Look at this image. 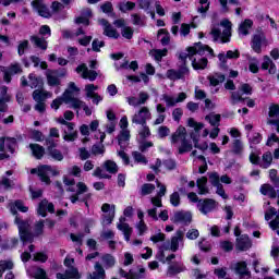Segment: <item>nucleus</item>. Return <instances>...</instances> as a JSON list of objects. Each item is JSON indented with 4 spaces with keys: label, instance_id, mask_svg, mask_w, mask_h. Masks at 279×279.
Instances as JSON below:
<instances>
[{
    "label": "nucleus",
    "instance_id": "f257e3e1",
    "mask_svg": "<svg viewBox=\"0 0 279 279\" xmlns=\"http://www.w3.org/2000/svg\"><path fill=\"white\" fill-rule=\"evenodd\" d=\"M202 56L215 58V51L207 45L196 44L194 47L187 48V52H181L179 59L185 64L189 58L192 61L193 69L195 71H202L208 66V59Z\"/></svg>",
    "mask_w": 279,
    "mask_h": 279
},
{
    "label": "nucleus",
    "instance_id": "f03ea898",
    "mask_svg": "<svg viewBox=\"0 0 279 279\" xmlns=\"http://www.w3.org/2000/svg\"><path fill=\"white\" fill-rule=\"evenodd\" d=\"M220 27H223L222 33L221 28H219V24L211 25L210 35L214 38V43L220 41L222 45L230 43V38H232V22L225 19L220 22Z\"/></svg>",
    "mask_w": 279,
    "mask_h": 279
},
{
    "label": "nucleus",
    "instance_id": "7ed1b4c3",
    "mask_svg": "<svg viewBox=\"0 0 279 279\" xmlns=\"http://www.w3.org/2000/svg\"><path fill=\"white\" fill-rule=\"evenodd\" d=\"M181 142V145L178 148V154H189L193 149V144L186 140V129L184 126H179L177 131L171 136L172 145H177Z\"/></svg>",
    "mask_w": 279,
    "mask_h": 279
},
{
    "label": "nucleus",
    "instance_id": "20e7f679",
    "mask_svg": "<svg viewBox=\"0 0 279 279\" xmlns=\"http://www.w3.org/2000/svg\"><path fill=\"white\" fill-rule=\"evenodd\" d=\"M15 223L19 228L21 241H23V243H33L34 234L29 233V222L21 220V218L19 217H15Z\"/></svg>",
    "mask_w": 279,
    "mask_h": 279
},
{
    "label": "nucleus",
    "instance_id": "39448f33",
    "mask_svg": "<svg viewBox=\"0 0 279 279\" xmlns=\"http://www.w3.org/2000/svg\"><path fill=\"white\" fill-rule=\"evenodd\" d=\"M31 173H38L41 182H45V184H51V179L49 178V175H58L59 172L53 167L44 165L40 166L38 169H32Z\"/></svg>",
    "mask_w": 279,
    "mask_h": 279
},
{
    "label": "nucleus",
    "instance_id": "423d86ee",
    "mask_svg": "<svg viewBox=\"0 0 279 279\" xmlns=\"http://www.w3.org/2000/svg\"><path fill=\"white\" fill-rule=\"evenodd\" d=\"M151 119V111H149L148 107H141L135 111V113L131 117V121L133 125H144L147 121Z\"/></svg>",
    "mask_w": 279,
    "mask_h": 279
},
{
    "label": "nucleus",
    "instance_id": "0eeeda50",
    "mask_svg": "<svg viewBox=\"0 0 279 279\" xmlns=\"http://www.w3.org/2000/svg\"><path fill=\"white\" fill-rule=\"evenodd\" d=\"M191 75V72L189 71V68L186 66V62L181 61V66L178 70H168L167 71V77L168 80H172L173 82L178 80H186Z\"/></svg>",
    "mask_w": 279,
    "mask_h": 279
},
{
    "label": "nucleus",
    "instance_id": "6e6552de",
    "mask_svg": "<svg viewBox=\"0 0 279 279\" xmlns=\"http://www.w3.org/2000/svg\"><path fill=\"white\" fill-rule=\"evenodd\" d=\"M269 45V40L263 33L255 34L251 41V47L255 53H262L263 47H267Z\"/></svg>",
    "mask_w": 279,
    "mask_h": 279
},
{
    "label": "nucleus",
    "instance_id": "1a4fd4ad",
    "mask_svg": "<svg viewBox=\"0 0 279 279\" xmlns=\"http://www.w3.org/2000/svg\"><path fill=\"white\" fill-rule=\"evenodd\" d=\"M196 207L202 215H208V213H213V210L217 208V201L211 198H201L196 204Z\"/></svg>",
    "mask_w": 279,
    "mask_h": 279
},
{
    "label": "nucleus",
    "instance_id": "9d476101",
    "mask_svg": "<svg viewBox=\"0 0 279 279\" xmlns=\"http://www.w3.org/2000/svg\"><path fill=\"white\" fill-rule=\"evenodd\" d=\"M75 71L76 73H78V75H81L83 80H89V82H95V80H97L99 75L97 71L89 70L88 65H86L85 63L80 64Z\"/></svg>",
    "mask_w": 279,
    "mask_h": 279
},
{
    "label": "nucleus",
    "instance_id": "9b49d317",
    "mask_svg": "<svg viewBox=\"0 0 279 279\" xmlns=\"http://www.w3.org/2000/svg\"><path fill=\"white\" fill-rule=\"evenodd\" d=\"M0 71L4 73L3 80L7 82V84H10L12 82V75H16V73H21V64L14 63L9 66L7 70L5 66L0 65Z\"/></svg>",
    "mask_w": 279,
    "mask_h": 279
},
{
    "label": "nucleus",
    "instance_id": "f8f14e48",
    "mask_svg": "<svg viewBox=\"0 0 279 279\" xmlns=\"http://www.w3.org/2000/svg\"><path fill=\"white\" fill-rule=\"evenodd\" d=\"M32 5L35 12L39 14V16H43L44 19H51V11L43 0H34Z\"/></svg>",
    "mask_w": 279,
    "mask_h": 279
},
{
    "label": "nucleus",
    "instance_id": "ddd939ff",
    "mask_svg": "<svg viewBox=\"0 0 279 279\" xmlns=\"http://www.w3.org/2000/svg\"><path fill=\"white\" fill-rule=\"evenodd\" d=\"M180 247H184V231L178 230L170 241L171 252H178Z\"/></svg>",
    "mask_w": 279,
    "mask_h": 279
},
{
    "label": "nucleus",
    "instance_id": "4468645a",
    "mask_svg": "<svg viewBox=\"0 0 279 279\" xmlns=\"http://www.w3.org/2000/svg\"><path fill=\"white\" fill-rule=\"evenodd\" d=\"M5 147L10 154H14L16 151V138L0 137V151H5Z\"/></svg>",
    "mask_w": 279,
    "mask_h": 279
},
{
    "label": "nucleus",
    "instance_id": "2eb2a0df",
    "mask_svg": "<svg viewBox=\"0 0 279 279\" xmlns=\"http://www.w3.org/2000/svg\"><path fill=\"white\" fill-rule=\"evenodd\" d=\"M66 72L58 73L57 70H48L46 72L47 82L49 86H60V77H64Z\"/></svg>",
    "mask_w": 279,
    "mask_h": 279
},
{
    "label": "nucleus",
    "instance_id": "dca6fc26",
    "mask_svg": "<svg viewBox=\"0 0 279 279\" xmlns=\"http://www.w3.org/2000/svg\"><path fill=\"white\" fill-rule=\"evenodd\" d=\"M48 213H56V207L53 206V203H49L47 199H43L37 208V215H40V217H47Z\"/></svg>",
    "mask_w": 279,
    "mask_h": 279
},
{
    "label": "nucleus",
    "instance_id": "f3484780",
    "mask_svg": "<svg viewBox=\"0 0 279 279\" xmlns=\"http://www.w3.org/2000/svg\"><path fill=\"white\" fill-rule=\"evenodd\" d=\"M233 269L235 274H239L240 279H248L252 276V274L247 269V263L245 262H239L234 264Z\"/></svg>",
    "mask_w": 279,
    "mask_h": 279
},
{
    "label": "nucleus",
    "instance_id": "a211bd4d",
    "mask_svg": "<svg viewBox=\"0 0 279 279\" xmlns=\"http://www.w3.org/2000/svg\"><path fill=\"white\" fill-rule=\"evenodd\" d=\"M184 271H186V266H184L182 262H174L168 267L167 276L169 278H173V276H178V274H182Z\"/></svg>",
    "mask_w": 279,
    "mask_h": 279
},
{
    "label": "nucleus",
    "instance_id": "6ab92c4d",
    "mask_svg": "<svg viewBox=\"0 0 279 279\" xmlns=\"http://www.w3.org/2000/svg\"><path fill=\"white\" fill-rule=\"evenodd\" d=\"M235 247L236 250H240V252H247V250L252 247V240H250V236H247V234H242L240 238L236 239Z\"/></svg>",
    "mask_w": 279,
    "mask_h": 279
},
{
    "label": "nucleus",
    "instance_id": "aec40b11",
    "mask_svg": "<svg viewBox=\"0 0 279 279\" xmlns=\"http://www.w3.org/2000/svg\"><path fill=\"white\" fill-rule=\"evenodd\" d=\"M63 132L64 141L73 142L75 141V138H77V131H75V124L73 122H69L68 124H65Z\"/></svg>",
    "mask_w": 279,
    "mask_h": 279
},
{
    "label": "nucleus",
    "instance_id": "412c9836",
    "mask_svg": "<svg viewBox=\"0 0 279 279\" xmlns=\"http://www.w3.org/2000/svg\"><path fill=\"white\" fill-rule=\"evenodd\" d=\"M99 135H100V144H95L92 146V154L94 156H104V154H106V146H104V141H106V133L99 131Z\"/></svg>",
    "mask_w": 279,
    "mask_h": 279
},
{
    "label": "nucleus",
    "instance_id": "4be33fe9",
    "mask_svg": "<svg viewBox=\"0 0 279 279\" xmlns=\"http://www.w3.org/2000/svg\"><path fill=\"white\" fill-rule=\"evenodd\" d=\"M82 275H80V270L75 267H70L65 270L64 274L58 272L57 279H80Z\"/></svg>",
    "mask_w": 279,
    "mask_h": 279
},
{
    "label": "nucleus",
    "instance_id": "5701e85b",
    "mask_svg": "<svg viewBox=\"0 0 279 279\" xmlns=\"http://www.w3.org/2000/svg\"><path fill=\"white\" fill-rule=\"evenodd\" d=\"M76 193L70 196V201L72 204H76L77 202H80V196L84 195V193L88 191V185H86V183L84 182H78L76 183Z\"/></svg>",
    "mask_w": 279,
    "mask_h": 279
},
{
    "label": "nucleus",
    "instance_id": "b1692460",
    "mask_svg": "<svg viewBox=\"0 0 279 279\" xmlns=\"http://www.w3.org/2000/svg\"><path fill=\"white\" fill-rule=\"evenodd\" d=\"M193 215L189 211H179L174 214L173 222L174 223H191Z\"/></svg>",
    "mask_w": 279,
    "mask_h": 279
},
{
    "label": "nucleus",
    "instance_id": "393cba45",
    "mask_svg": "<svg viewBox=\"0 0 279 279\" xmlns=\"http://www.w3.org/2000/svg\"><path fill=\"white\" fill-rule=\"evenodd\" d=\"M259 193H262V195H266L267 197H270V199H276L278 195V191H276L274 185L268 183H265L260 186Z\"/></svg>",
    "mask_w": 279,
    "mask_h": 279
},
{
    "label": "nucleus",
    "instance_id": "a878e982",
    "mask_svg": "<svg viewBox=\"0 0 279 279\" xmlns=\"http://www.w3.org/2000/svg\"><path fill=\"white\" fill-rule=\"evenodd\" d=\"M51 93L40 88V89H35L33 92V99L36 102H45L47 101V99H49V97H51Z\"/></svg>",
    "mask_w": 279,
    "mask_h": 279
},
{
    "label": "nucleus",
    "instance_id": "bb28decb",
    "mask_svg": "<svg viewBox=\"0 0 279 279\" xmlns=\"http://www.w3.org/2000/svg\"><path fill=\"white\" fill-rule=\"evenodd\" d=\"M208 178L202 177L197 179L196 186L198 189V195H208L210 193V190L208 189Z\"/></svg>",
    "mask_w": 279,
    "mask_h": 279
},
{
    "label": "nucleus",
    "instance_id": "cd10ccee",
    "mask_svg": "<svg viewBox=\"0 0 279 279\" xmlns=\"http://www.w3.org/2000/svg\"><path fill=\"white\" fill-rule=\"evenodd\" d=\"M263 71H268L270 75H276V63L268 56L264 57V61L262 63Z\"/></svg>",
    "mask_w": 279,
    "mask_h": 279
},
{
    "label": "nucleus",
    "instance_id": "c85d7f7f",
    "mask_svg": "<svg viewBox=\"0 0 279 279\" xmlns=\"http://www.w3.org/2000/svg\"><path fill=\"white\" fill-rule=\"evenodd\" d=\"M253 25H254V22L250 19H246L244 22H242L238 28L239 36H248L250 29H252Z\"/></svg>",
    "mask_w": 279,
    "mask_h": 279
},
{
    "label": "nucleus",
    "instance_id": "c756f323",
    "mask_svg": "<svg viewBox=\"0 0 279 279\" xmlns=\"http://www.w3.org/2000/svg\"><path fill=\"white\" fill-rule=\"evenodd\" d=\"M274 162V155L271 151H266L263 154L262 159H259V167L262 169H269Z\"/></svg>",
    "mask_w": 279,
    "mask_h": 279
},
{
    "label": "nucleus",
    "instance_id": "7c9ffc66",
    "mask_svg": "<svg viewBox=\"0 0 279 279\" xmlns=\"http://www.w3.org/2000/svg\"><path fill=\"white\" fill-rule=\"evenodd\" d=\"M95 271L93 274H89L90 279H106V270L104 269V266L97 262L94 265Z\"/></svg>",
    "mask_w": 279,
    "mask_h": 279
},
{
    "label": "nucleus",
    "instance_id": "2f4dec72",
    "mask_svg": "<svg viewBox=\"0 0 279 279\" xmlns=\"http://www.w3.org/2000/svg\"><path fill=\"white\" fill-rule=\"evenodd\" d=\"M207 80L210 86L216 87V86H219V84H223V82H226V75L221 73H215V74L208 75Z\"/></svg>",
    "mask_w": 279,
    "mask_h": 279
},
{
    "label": "nucleus",
    "instance_id": "473e14b6",
    "mask_svg": "<svg viewBox=\"0 0 279 279\" xmlns=\"http://www.w3.org/2000/svg\"><path fill=\"white\" fill-rule=\"evenodd\" d=\"M12 215H16V209L20 213H27L29 208L23 204V201H15L14 203H10L9 205Z\"/></svg>",
    "mask_w": 279,
    "mask_h": 279
},
{
    "label": "nucleus",
    "instance_id": "72a5a7b5",
    "mask_svg": "<svg viewBox=\"0 0 279 279\" xmlns=\"http://www.w3.org/2000/svg\"><path fill=\"white\" fill-rule=\"evenodd\" d=\"M31 43L38 49H43V51H47V41L44 37H38V35H33L29 37Z\"/></svg>",
    "mask_w": 279,
    "mask_h": 279
},
{
    "label": "nucleus",
    "instance_id": "f704fd0d",
    "mask_svg": "<svg viewBox=\"0 0 279 279\" xmlns=\"http://www.w3.org/2000/svg\"><path fill=\"white\" fill-rule=\"evenodd\" d=\"M117 228H118V230H120V232H122V234L124 236V241L130 243V239L132 236V232H134V229H132V227H130V225H117Z\"/></svg>",
    "mask_w": 279,
    "mask_h": 279
},
{
    "label": "nucleus",
    "instance_id": "c9c22d12",
    "mask_svg": "<svg viewBox=\"0 0 279 279\" xmlns=\"http://www.w3.org/2000/svg\"><path fill=\"white\" fill-rule=\"evenodd\" d=\"M29 148L34 158H36L37 160H40V158L45 156V147L40 146L39 144H29Z\"/></svg>",
    "mask_w": 279,
    "mask_h": 279
},
{
    "label": "nucleus",
    "instance_id": "e433bc0d",
    "mask_svg": "<svg viewBox=\"0 0 279 279\" xmlns=\"http://www.w3.org/2000/svg\"><path fill=\"white\" fill-rule=\"evenodd\" d=\"M128 141H130V130H122L118 136V143L122 149L126 147Z\"/></svg>",
    "mask_w": 279,
    "mask_h": 279
},
{
    "label": "nucleus",
    "instance_id": "4c0bfd02",
    "mask_svg": "<svg viewBox=\"0 0 279 279\" xmlns=\"http://www.w3.org/2000/svg\"><path fill=\"white\" fill-rule=\"evenodd\" d=\"M140 125L141 128L138 129V136L141 141H145L146 138H149V136H151V130L147 125V122Z\"/></svg>",
    "mask_w": 279,
    "mask_h": 279
},
{
    "label": "nucleus",
    "instance_id": "58836bf2",
    "mask_svg": "<svg viewBox=\"0 0 279 279\" xmlns=\"http://www.w3.org/2000/svg\"><path fill=\"white\" fill-rule=\"evenodd\" d=\"M28 86H31V88H43L44 83H43V78L37 77L35 74H29L28 75Z\"/></svg>",
    "mask_w": 279,
    "mask_h": 279
},
{
    "label": "nucleus",
    "instance_id": "ea45409f",
    "mask_svg": "<svg viewBox=\"0 0 279 279\" xmlns=\"http://www.w3.org/2000/svg\"><path fill=\"white\" fill-rule=\"evenodd\" d=\"M117 8L120 10V12H130L136 8V3L131 2V1H122L119 2Z\"/></svg>",
    "mask_w": 279,
    "mask_h": 279
},
{
    "label": "nucleus",
    "instance_id": "a19ab883",
    "mask_svg": "<svg viewBox=\"0 0 279 279\" xmlns=\"http://www.w3.org/2000/svg\"><path fill=\"white\" fill-rule=\"evenodd\" d=\"M250 147L253 148L254 145H260L263 142V135L260 133H253L252 135L247 134Z\"/></svg>",
    "mask_w": 279,
    "mask_h": 279
},
{
    "label": "nucleus",
    "instance_id": "79ce46f5",
    "mask_svg": "<svg viewBox=\"0 0 279 279\" xmlns=\"http://www.w3.org/2000/svg\"><path fill=\"white\" fill-rule=\"evenodd\" d=\"M156 191V185L151 183H145L142 185L140 194L145 197V195H151Z\"/></svg>",
    "mask_w": 279,
    "mask_h": 279
},
{
    "label": "nucleus",
    "instance_id": "37998d69",
    "mask_svg": "<svg viewBox=\"0 0 279 279\" xmlns=\"http://www.w3.org/2000/svg\"><path fill=\"white\" fill-rule=\"evenodd\" d=\"M104 169L108 171V173H118L119 172V166H117V162L112 160H106L104 162Z\"/></svg>",
    "mask_w": 279,
    "mask_h": 279
},
{
    "label": "nucleus",
    "instance_id": "c03bdc74",
    "mask_svg": "<svg viewBox=\"0 0 279 279\" xmlns=\"http://www.w3.org/2000/svg\"><path fill=\"white\" fill-rule=\"evenodd\" d=\"M101 260L106 267V269H110L111 267H114L117 260L114 259V256L110 254H106L101 257Z\"/></svg>",
    "mask_w": 279,
    "mask_h": 279
},
{
    "label": "nucleus",
    "instance_id": "a18cd8bd",
    "mask_svg": "<svg viewBox=\"0 0 279 279\" xmlns=\"http://www.w3.org/2000/svg\"><path fill=\"white\" fill-rule=\"evenodd\" d=\"M205 119L213 125V128H219V124L221 123V116L220 114H209L206 116Z\"/></svg>",
    "mask_w": 279,
    "mask_h": 279
},
{
    "label": "nucleus",
    "instance_id": "49530a36",
    "mask_svg": "<svg viewBox=\"0 0 279 279\" xmlns=\"http://www.w3.org/2000/svg\"><path fill=\"white\" fill-rule=\"evenodd\" d=\"M243 142L241 140H234L232 143V151L233 154H235L236 156H241V154H243Z\"/></svg>",
    "mask_w": 279,
    "mask_h": 279
},
{
    "label": "nucleus",
    "instance_id": "de8ad7c7",
    "mask_svg": "<svg viewBox=\"0 0 279 279\" xmlns=\"http://www.w3.org/2000/svg\"><path fill=\"white\" fill-rule=\"evenodd\" d=\"M93 175L94 178H99V180H110V178H112V175L106 173L100 167L94 170Z\"/></svg>",
    "mask_w": 279,
    "mask_h": 279
},
{
    "label": "nucleus",
    "instance_id": "09e8293b",
    "mask_svg": "<svg viewBox=\"0 0 279 279\" xmlns=\"http://www.w3.org/2000/svg\"><path fill=\"white\" fill-rule=\"evenodd\" d=\"M163 37L161 38V45L163 47H167V45H169V43H171V37L169 36V32L165 28H161L158 31V37L162 36Z\"/></svg>",
    "mask_w": 279,
    "mask_h": 279
},
{
    "label": "nucleus",
    "instance_id": "8fccbe9b",
    "mask_svg": "<svg viewBox=\"0 0 279 279\" xmlns=\"http://www.w3.org/2000/svg\"><path fill=\"white\" fill-rule=\"evenodd\" d=\"M29 49V40L24 39L19 43L17 45V54L19 56H25V52Z\"/></svg>",
    "mask_w": 279,
    "mask_h": 279
},
{
    "label": "nucleus",
    "instance_id": "3c124183",
    "mask_svg": "<svg viewBox=\"0 0 279 279\" xmlns=\"http://www.w3.org/2000/svg\"><path fill=\"white\" fill-rule=\"evenodd\" d=\"M105 36H108V38H119V32H117L112 25L109 24V26H106L104 28Z\"/></svg>",
    "mask_w": 279,
    "mask_h": 279
},
{
    "label": "nucleus",
    "instance_id": "603ef678",
    "mask_svg": "<svg viewBox=\"0 0 279 279\" xmlns=\"http://www.w3.org/2000/svg\"><path fill=\"white\" fill-rule=\"evenodd\" d=\"M162 99L166 102L167 108H173V107L178 106V100L173 96L163 94Z\"/></svg>",
    "mask_w": 279,
    "mask_h": 279
},
{
    "label": "nucleus",
    "instance_id": "864d4df0",
    "mask_svg": "<svg viewBox=\"0 0 279 279\" xmlns=\"http://www.w3.org/2000/svg\"><path fill=\"white\" fill-rule=\"evenodd\" d=\"M167 53H168L167 48H165V49H156V50L153 51V57L155 58V60L157 62H161L162 58H165V56H167Z\"/></svg>",
    "mask_w": 279,
    "mask_h": 279
},
{
    "label": "nucleus",
    "instance_id": "5fc2aeb1",
    "mask_svg": "<svg viewBox=\"0 0 279 279\" xmlns=\"http://www.w3.org/2000/svg\"><path fill=\"white\" fill-rule=\"evenodd\" d=\"M99 86L95 85V84H88L85 86V93H86V97H88L90 99V97H95V95H97V93H95V90H98Z\"/></svg>",
    "mask_w": 279,
    "mask_h": 279
},
{
    "label": "nucleus",
    "instance_id": "6e6d98bb",
    "mask_svg": "<svg viewBox=\"0 0 279 279\" xmlns=\"http://www.w3.org/2000/svg\"><path fill=\"white\" fill-rule=\"evenodd\" d=\"M49 151V156H51V158H53V160H57L58 162H62V160H64V155H62V151H60L59 149L52 148Z\"/></svg>",
    "mask_w": 279,
    "mask_h": 279
},
{
    "label": "nucleus",
    "instance_id": "4d7b16f0",
    "mask_svg": "<svg viewBox=\"0 0 279 279\" xmlns=\"http://www.w3.org/2000/svg\"><path fill=\"white\" fill-rule=\"evenodd\" d=\"M14 267V263L12 262H0V278H3V272L8 271V269H12Z\"/></svg>",
    "mask_w": 279,
    "mask_h": 279
},
{
    "label": "nucleus",
    "instance_id": "13d9d810",
    "mask_svg": "<svg viewBox=\"0 0 279 279\" xmlns=\"http://www.w3.org/2000/svg\"><path fill=\"white\" fill-rule=\"evenodd\" d=\"M140 10L144 12H149L151 10V0H136Z\"/></svg>",
    "mask_w": 279,
    "mask_h": 279
},
{
    "label": "nucleus",
    "instance_id": "bf43d9fd",
    "mask_svg": "<svg viewBox=\"0 0 279 279\" xmlns=\"http://www.w3.org/2000/svg\"><path fill=\"white\" fill-rule=\"evenodd\" d=\"M189 128H193L195 132H199V130L204 129V123L195 121V119L190 118L187 120Z\"/></svg>",
    "mask_w": 279,
    "mask_h": 279
},
{
    "label": "nucleus",
    "instance_id": "052dcab7",
    "mask_svg": "<svg viewBox=\"0 0 279 279\" xmlns=\"http://www.w3.org/2000/svg\"><path fill=\"white\" fill-rule=\"evenodd\" d=\"M132 156L135 162H138L140 165H147V158L145 157V155L141 154L140 151H133Z\"/></svg>",
    "mask_w": 279,
    "mask_h": 279
},
{
    "label": "nucleus",
    "instance_id": "680f3d73",
    "mask_svg": "<svg viewBox=\"0 0 279 279\" xmlns=\"http://www.w3.org/2000/svg\"><path fill=\"white\" fill-rule=\"evenodd\" d=\"M157 134L159 138H167L171 134V130L168 126L161 125L158 128Z\"/></svg>",
    "mask_w": 279,
    "mask_h": 279
},
{
    "label": "nucleus",
    "instance_id": "e2e57ef3",
    "mask_svg": "<svg viewBox=\"0 0 279 279\" xmlns=\"http://www.w3.org/2000/svg\"><path fill=\"white\" fill-rule=\"evenodd\" d=\"M105 46H106V43L104 40H99L98 38L94 39L92 43V49L97 53H99V51H101V47H105Z\"/></svg>",
    "mask_w": 279,
    "mask_h": 279
},
{
    "label": "nucleus",
    "instance_id": "0e129e2a",
    "mask_svg": "<svg viewBox=\"0 0 279 279\" xmlns=\"http://www.w3.org/2000/svg\"><path fill=\"white\" fill-rule=\"evenodd\" d=\"M220 181H221V180H220V178H219V173H217V172H211V173H209V182H210V184H213L215 187H216V186H219V185L221 184Z\"/></svg>",
    "mask_w": 279,
    "mask_h": 279
},
{
    "label": "nucleus",
    "instance_id": "69168bd1",
    "mask_svg": "<svg viewBox=\"0 0 279 279\" xmlns=\"http://www.w3.org/2000/svg\"><path fill=\"white\" fill-rule=\"evenodd\" d=\"M45 228V221L40 220L35 225L34 228V236H40L43 234Z\"/></svg>",
    "mask_w": 279,
    "mask_h": 279
},
{
    "label": "nucleus",
    "instance_id": "338daca9",
    "mask_svg": "<svg viewBox=\"0 0 279 279\" xmlns=\"http://www.w3.org/2000/svg\"><path fill=\"white\" fill-rule=\"evenodd\" d=\"M269 117L271 119L276 118L278 119L279 118V106L278 105H271L269 107V112H268Z\"/></svg>",
    "mask_w": 279,
    "mask_h": 279
},
{
    "label": "nucleus",
    "instance_id": "774afa93",
    "mask_svg": "<svg viewBox=\"0 0 279 279\" xmlns=\"http://www.w3.org/2000/svg\"><path fill=\"white\" fill-rule=\"evenodd\" d=\"M34 278L35 279H46L47 278V271L43 268H36L34 271Z\"/></svg>",
    "mask_w": 279,
    "mask_h": 279
}]
</instances>
